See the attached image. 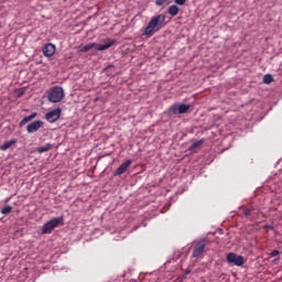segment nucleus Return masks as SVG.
Here are the masks:
<instances>
[{"instance_id":"obj_1","label":"nucleus","mask_w":282,"mask_h":282,"mask_svg":"<svg viewBox=\"0 0 282 282\" xmlns=\"http://www.w3.org/2000/svg\"><path fill=\"white\" fill-rule=\"evenodd\" d=\"M164 21H166V15H164L163 13L153 17L144 29L143 35L153 36L155 32H160V30H162V26L166 25Z\"/></svg>"},{"instance_id":"obj_2","label":"nucleus","mask_w":282,"mask_h":282,"mask_svg":"<svg viewBox=\"0 0 282 282\" xmlns=\"http://www.w3.org/2000/svg\"><path fill=\"white\" fill-rule=\"evenodd\" d=\"M63 224H64L63 217H56V218L48 220L42 227V235H51V232H52V230H54V228H58L59 226H63Z\"/></svg>"},{"instance_id":"obj_3","label":"nucleus","mask_w":282,"mask_h":282,"mask_svg":"<svg viewBox=\"0 0 282 282\" xmlns=\"http://www.w3.org/2000/svg\"><path fill=\"white\" fill-rule=\"evenodd\" d=\"M47 98L50 102H61V100L65 98V93L63 91V87H59V86L52 87Z\"/></svg>"},{"instance_id":"obj_4","label":"nucleus","mask_w":282,"mask_h":282,"mask_svg":"<svg viewBox=\"0 0 282 282\" xmlns=\"http://www.w3.org/2000/svg\"><path fill=\"white\" fill-rule=\"evenodd\" d=\"M226 259L227 263H230L231 265H237L238 268H241V265L246 263V259L243 258V256H238L235 252H230L229 254H227Z\"/></svg>"},{"instance_id":"obj_5","label":"nucleus","mask_w":282,"mask_h":282,"mask_svg":"<svg viewBox=\"0 0 282 282\" xmlns=\"http://www.w3.org/2000/svg\"><path fill=\"white\" fill-rule=\"evenodd\" d=\"M63 113V110L61 108H55L45 115V120L47 122L54 123L56 122Z\"/></svg>"},{"instance_id":"obj_6","label":"nucleus","mask_w":282,"mask_h":282,"mask_svg":"<svg viewBox=\"0 0 282 282\" xmlns=\"http://www.w3.org/2000/svg\"><path fill=\"white\" fill-rule=\"evenodd\" d=\"M204 250H206V239H202L195 243L194 250H193L194 259L202 257V254H204Z\"/></svg>"},{"instance_id":"obj_7","label":"nucleus","mask_w":282,"mask_h":282,"mask_svg":"<svg viewBox=\"0 0 282 282\" xmlns=\"http://www.w3.org/2000/svg\"><path fill=\"white\" fill-rule=\"evenodd\" d=\"M42 52H43L44 56L50 58V56H54V54H56V45H54L52 43H47L46 45H44L42 47Z\"/></svg>"},{"instance_id":"obj_8","label":"nucleus","mask_w":282,"mask_h":282,"mask_svg":"<svg viewBox=\"0 0 282 282\" xmlns=\"http://www.w3.org/2000/svg\"><path fill=\"white\" fill-rule=\"evenodd\" d=\"M43 121L37 120V121H33L31 122L28 127H26V131L28 133H36V131H39V129H43Z\"/></svg>"},{"instance_id":"obj_9","label":"nucleus","mask_w":282,"mask_h":282,"mask_svg":"<svg viewBox=\"0 0 282 282\" xmlns=\"http://www.w3.org/2000/svg\"><path fill=\"white\" fill-rule=\"evenodd\" d=\"M133 161L131 160H127L126 162H123L118 169L117 171L115 172V176H118V175H122L124 173H127L128 169L131 166Z\"/></svg>"},{"instance_id":"obj_10","label":"nucleus","mask_w":282,"mask_h":282,"mask_svg":"<svg viewBox=\"0 0 282 282\" xmlns=\"http://www.w3.org/2000/svg\"><path fill=\"white\" fill-rule=\"evenodd\" d=\"M112 45H116V40L108 39L105 41V44H101L97 47L98 52H105V50H109Z\"/></svg>"},{"instance_id":"obj_11","label":"nucleus","mask_w":282,"mask_h":282,"mask_svg":"<svg viewBox=\"0 0 282 282\" xmlns=\"http://www.w3.org/2000/svg\"><path fill=\"white\" fill-rule=\"evenodd\" d=\"M166 116H177L180 113L178 111V104H174L169 107V109L165 111Z\"/></svg>"},{"instance_id":"obj_12","label":"nucleus","mask_w":282,"mask_h":282,"mask_svg":"<svg viewBox=\"0 0 282 282\" xmlns=\"http://www.w3.org/2000/svg\"><path fill=\"white\" fill-rule=\"evenodd\" d=\"M167 14H170L171 17H177V14H180V7L175 4L170 6L167 9Z\"/></svg>"},{"instance_id":"obj_13","label":"nucleus","mask_w":282,"mask_h":282,"mask_svg":"<svg viewBox=\"0 0 282 282\" xmlns=\"http://www.w3.org/2000/svg\"><path fill=\"white\" fill-rule=\"evenodd\" d=\"M12 144H17V140L12 139L7 142H4L2 145H0V151H8Z\"/></svg>"},{"instance_id":"obj_14","label":"nucleus","mask_w":282,"mask_h":282,"mask_svg":"<svg viewBox=\"0 0 282 282\" xmlns=\"http://www.w3.org/2000/svg\"><path fill=\"white\" fill-rule=\"evenodd\" d=\"M36 117V112H33L32 115L24 117L21 121H20V127H23L24 124H28V122H31V120H34V118Z\"/></svg>"},{"instance_id":"obj_15","label":"nucleus","mask_w":282,"mask_h":282,"mask_svg":"<svg viewBox=\"0 0 282 282\" xmlns=\"http://www.w3.org/2000/svg\"><path fill=\"white\" fill-rule=\"evenodd\" d=\"M178 113H188V109H191V105H185V104H178Z\"/></svg>"},{"instance_id":"obj_16","label":"nucleus","mask_w":282,"mask_h":282,"mask_svg":"<svg viewBox=\"0 0 282 282\" xmlns=\"http://www.w3.org/2000/svg\"><path fill=\"white\" fill-rule=\"evenodd\" d=\"M98 44L96 43H90L82 46L80 52H89V50H94Z\"/></svg>"},{"instance_id":"obj_17","label":"nucleus","mask_w":282,"mask_h":282,"mask_svg":"<svg viewBox=\"0 0 282 282\" xmlns=\"http://www.w3.org/2000/svg\"><path fill=\"white\" fill-rule=\"evenodd\" d=\"M273 82H274V77H272V75L267 74V75L263 76L264 85H270V83H273Z\"/></svg>"},{"instance_id":"obj_18","label":"nucleus","mask_w":282,"mask_h":282,"mask_svg":"<svg viewBox=\"0 0 282 282\" xmlns=\"http://www.w3.org/2000/svg\"><path fill=\"white\" fill-rule=\"evenodd\" d=\"M1 215H10V213H12V206L7 205L3 208H1L0 210Z\"/></svg>"},{"instance_id":"obj_19","label":"nucleus","mask_w":282,"mask_h":282,"mask_svg":"<svg viewBox=\"0 0 282 282\" xmlns=\"http://www.w3.org/2000/svg\"><path fill=\"white\" fill-rule=\"evenodd\" d=\"M50 149H52V147L50 144H47V145H43V147L39 148L37 151H39V153H45Z\"/></svg>"},{"instance_id":"obj_20","label":"nucleus","mask_w":282,"mask_h":282,"mask_svg":"<svg viewBox=\"0 0 282 282\" xmlns=\"http://www.w3.org/2000/svg\"><path fill=\"white\" fill-rule=\"evenodd\" d=\"M253 210H254V208H252V207L245 208V210H243L245 217H250V215H252Z\"/></svg>"},{"instance_id":"obj_21","label":"nucleus","mask_w":282,"mask_h":282,"mask_svg":"<svg viewBox=\"0 0 282 282\" xmlns=\"http://www.w3.org/2000/svg\"><path fill=\"white\" fill-rule=\"evenodd\" d=\"M198 147H202V141H196L189 147V151H195Z\"/></svg>"},{"instance_id":"obj_22","label":"nucleus","mask_w":282,"mask_h":282,"mask_svg":"<svg viewBox=\"0 0 282 282\" xmlns=\"http://www.w3.org/2000/svg\"><path fill=\"white\" fill-rule=\"evenodd\" d=\"M279 254H281V252L279 250H273L271 253H269L270 257H278L275 259V261H279Z\"/></svg>"},{"instance_id":"obj_23","label":"nucleus","mask_w":282,"mask_h":282,"mask_svg":"<svg viewBox=\"0 0 282 282\" xmlns=\"http://www.w3.org/2000/svg\"><path fill=\"white\" fill-rule=\"evenodd\" d=\"M176 6H186V0H174Z\"/></svg>"},{"instance_id":"obj_24","label":"nucleus","mask_w":282,"mask_h":282,"mask_svg":"<svg viewBox=\"0 0 282 282\" xmlns=\"http://www.w3.org/2000/svg\"><path fill=\"white\" fill-rule=\"evenodd\" d=\"M166 0H155V6H164Z\"/></svg>"},{"instance_id":"obj_25","label":"nucleus","mask_w":282,"mask_h":282,"mask_svg":"<svg viewBox=\"0 0 282 282\" xmlns=\"http://www.w3.org/2000/svg\"><path fill=\"white\" fill-rule=\"evenodd\" d=\"M186 274H191V271H186Z\"/></svg>"}]
</instances>
